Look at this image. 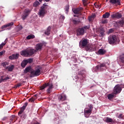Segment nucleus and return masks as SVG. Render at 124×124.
I'll return each instance as SVG.
<instances>
[{"label": "nucleus", "instance_id": "a19ab883", "mask_svg": "<svg viewBox=\"0 0 124 124\" xmlns=\"http://www.w3.org/2000/svg\"><path fill=\"white\" fill-rule=\"evenodd\" d=\"M73 11L75 14H79V13H78V10L77 9H75L73 10Z\"/></svg>", "mask_w": 124, "mask_h": 124}, {"label": "nucleus", "instance_id": "c03bdc74", "mask_svg": "<svg viewBox=\"0 0 124 124\" xmlns=\"http://www.w3.org/2000/svg\"><path fill=\"white\" fill-rule=\"evenodd\" d=\"M4 53H5V51L4 50L0 52V56H2V55H3Z\"/></svg>", "mask_w": 124, "mask_h": 124}, {"label": "nucleus", "instance_id": "09e8293b", "mask_svg": "<svg viewBox=\"0 0 124 124\" xmlns=\"http://www.w3.org/2000/svg\"><path fill=\"white\" fill-rule=\"evenodd\" d=\"M82 28V29H83V30H84V31H85V30H88V26H87L83 27Z\"/></svg>", "mask_w": 124, "mask_h": 124}, {"label": "nucleus", "instance_id": "603ef678", "mask_svg": "<svg viewBox=\"0 0 124 124\" xmlns=\"http://www.w3.org/2000/svg\"><path fill=\"white\" fill-rule=\"evenodd\" d=\"M77 10H78V12L79 13H80V12H81V11L80 10V9H79V8H76Z\"/></svg>", "mask_w": 124, "mask_h": 124}, {"label": "nucleus", "instance_id": "37998d69", "mask_svg": "<svg viewBox=\"0 0 124 124\" xmlns=\"http://www.w3.org/2000/svg\"><path fill=\"white\" fill-rule=\"evenodd\" d=\"M118 119H123L124 117H123V114H120L118 116Z\"/></svg>", "mask_w": 124, "mask_h": 124}, {"label": "nucleus", "instance_id": "69168bd1", "mask_svg": "<svg viewBox=\"0 0 124 124\" xmlns=\"http://www.w3.org/2000/svg\"><path fill=\"white\" fill-rule=\"evenodd\" d=\"M14 122H15V121H13V123H14Z\"/></svg>", "mask_w": 124, "mask_h": 124}, {"label": "nucleus", "instance_id": "49530a36", "mask_svg": "<svg viewBox=\"0 0 124 124\" xmlns=\"http://www.w3.org/2000/svg\"><path fill=\"white\" fill-rule=\"evenodd\" d=\"M114 32V30L112 29H111L109 30L108 32L109 33H112V32Z\"/></svg>", "mask_w": 124, "mask_h": 124}, {"label": "nucleus", "instance_id": "aec40b11", "mask_svg": "<svg viewBox=\"0 0 124 124\" xmlns=\"http://www.w3.org/2000/svg\"><path fill=\"white\" fill-rule=\"evenodd\" d=\"M13 25H14V23L13 22H11L10 23H8V24H6V25L2 26L1 28V29L3 30V29H6V28H8V27L13 26Z\"/></svg>", "mask_w": 124, "mask_h": 124}, {"label": "nucleus", "instance_id": "3c124183", "mask_svg": "<svg viewBox=\"0 0 124 124\" xmlns=\"http://www.w3.org/2000/svg\"><path fill=\"white\" fill-rule=\"evenodd\" d=\"M7 117H4L2 118V121H5V120H7Z\"/></svg>", "mask_w": 124, "mask_h": 124}, {"label": "nucleus", "instance_id": "f704fd0d", "mask_svg": "<svg viewBox=\"0 0 124 124\" xmlns=\"http://www.w3.org/2000/svg\"><path fill=\"white\" fill-rule=\"evenodd\" d=\"M65 10L66 11V14L68 13V11L69 10V5H66L65 7Z\"/></svg>", "mask_w": 124, "mask_h": 124}, {"label": "nucleus", "instance_id": "13d9d810", "mask_svg": "<svg viewBox=\"0 0 124 124\" xmlns=\"http://www.w3.org/2000/svg\"><path fill=\"white\" fill-rule=\"evenodd\" d=\"M100 34H101V35H103L104 34V32H102L100 33Z\"/></svg>", "mask_w": 124, "mask_h": 124}, {"label": "nucleus", "instance_id": "9b49d317", "mask_svg": "<svg viewBox=\"0 0 124 124\" xmlns=\"http://www.w3.org/2000/svg\"><path fill=\"white\" fill-rule=\"evenodd\" d=\"M44 8V7H41V9L39 10V12L38 14V15L40 16V17L44 16V15H45V14L46 13V9Z\"/></svg>", "mask_w": 124, "mask_h": 124}, {"label": "nucleus", "instance_id": "ddd939ff", "mask_svg": "<svg viewBox=\"0 0 124 124\" xmlns=\"http://www.w3.org/2000/svg\"><path fill=\"white\" fill-rule=\"evenodd\" d=\"M58 100L60 101H64V100H66V96L64 94L60 95L58 96Z\"/></svg>", "mask_w": 124, "mask_h": 124}, {"label": "nucleus", "instance_id": "f8f14e48", "mask_svg": "<svg viewBox=\"0 0 124 124\" xmlns=\"http://www.w3.org/2000/svg\"><path fill=\"white\" fill-rule=\"evenodd\" d=\"M19 58V54L16 53V54H12L9 57V60H17Z\"/></svg>", "mask_w": 124, "mask_h": 124}, {"label": "nucleus", "instance_id": "5701e85b", "mask_svg": "<svg viewBox=\"0 0 124 124\" xmlns=\"http://www.w3.org/2000/svg\"><path fill=\"white\" fill-rule=\"evenodd\" d=\"M105 122L106 123H115V120H113L110 117H106Z\"/></svg>", "mask_w": 124, "mask_h": 124}, {"label": "nucleus", "instance_id": "423d86ee", "mask_svg": "<svg viewBox=\"0 0 124 124\" xmlns=\"http://www.w3.org/2000/svg\"><path fill=\"white\" fill-rule=\"evenodd\" d=\"M108 41L109 44L113 45L117 41V37L115 35H110L108 37Z\"/></svg>", "mask_w": 124, "mask_h": 124}, {"label": "nucleus", "instance_id": "4d7b16f0", "mask_svg": "<svg viewBox=\"0 0 124 124\" xmlns=\"http://www.w3.org/2000/svg\"><path fill=\"white\" fill-rule=\"evenodd\" d=\"M5 64H6V65H8V64H9V62H5Z\"/></svg>", "mask_w": 124, "mask_h": 124}, {"label": "nucleus", "instance_id": "0e129e2a", "mask_svg": "<svg viewBox=\"0 0 124 124\" xmlns=\"http://www.w3.org/2000/svg\"><path fill=\"white\" fill-rule=\"evenodd\" d=\"M91 88H93V86H91Z\"/></svg>", "mask_w": 124, "mask_h": 124}, {"label": "nucleus", "instance_id": "72a5a7b5", "mask_svg": "<svg viewBox=\"0 0 124 124\" xmlns=\"http://www.w3.org/2000/svg\"><path fill=\"white\" fill-rule=\"evenodd\" d=\"M26 60L27 62V63H31V62H33V59L32 58H29L28 59H26Z\"/></svg>", "mask_w": 124, "mask_h": 124}, {"label": "nucleus", "instance_id": "c85d7f7f", "mask_svg": "<svg viewBox=\"0 0 124 124\" xmlns=\"http://www.w3.org/2000/svg\"><path fill=\"white\" fill-rule=\"evenodd\" d=\"M14 65H12L11 66H7L6 69H8V71H12L14 69Z\"/></svg>", "mask_w": 124, "mask_h": 124}, {"label": "nucleus", "instance_id": "4c0bfd02", "mask_svg": "<svg viewBox=\"0 0 124 124\" xmlns=\"http://www.w3.org/2000/svg\"><path fill=\"white\" fill-rule=\"evenodd\" d=\"M42 7H44V9H47V7H49V6L47 4H46V3H45L42 6Z\"/></svg>", "mask_w": 124, "mask_h": 124}, {"label": "nucleus", "instance_id": "393cba45", "mask_svg": "<svg viewBox=\"0 0 124 124\" xmlns=\"http://www.w3.org/2000/svg\"><path fill=\"white\" fill-rule=\"evenodd\" d=\"M122 25H124V21H118L115 23L114 26L117 27H119V26H122Z\"/></svg>", "mask_w": 124, "mask_h": 124}, {"label": "nucleus", "instance_id": "20e7f679", "mask_svg": "<svg viewBox=\"0 0 124 124\" xmlns=\"http://www.w3.org/2000/svg\"><path fill=\"white\" fill-rule=\"evenodd\" d=\"M105 66H106L105 63H102L97 65L96 67H93V70L95 72L98 71V70L102 71L103 70V67H105Z\"/></svg>", "mask_w": 124, "mask_h": 124}, {"label": "nucleus", "instance_id": "39448f33", "mask_svg": "<svg viewBox=\"0 0 124 124\" xmlns=\"http://www.w3.org/2000/svg\"><path fill=\"white\" fill-rule=\"evenodd\" d=\"M89 108H86L84 109V116L86 117V118H89V116H87V115H91L92 114V111H93V105H90L89 106Z\"/></svg>", "mask_w": 124, "mask_h": 124}, {"label": "nucleus", "instance_id": "58836bf2", "mask_svg": "<svg viewBox=\"0 0 124 124\" xmlns=\"http://www.w3.org/2000/svg\"><path fill=\"white\" fill-rule=\"evenodd\" d=\"M24 83V81H22V83H17V85H16V88H19V87H21L22 84Z\"/></svg>", "mask_w": 124, "mask_h": 124}, {"label": "nucleus", "instance_id": "de8ad7c7", "mask_svg": "<svg viewBox=\"0 0 124 124\" xmlns=\"http://www.w3.org/2000/svg\"><path fill=\"white\" fill-rule=\"evenodd\" d=\"M96 8H100L101 6L100 5H95V4H94Z\"/></svg>", "mask_w": 124, "mask_h": 124}, {"label": "nucleus", "instance_id": "6e6552de", "mask_svg": "<svg viewBox=\"0 0 124 124\" xmlns=\"http://www.w3.org/2000/svg\"><path fill=\"white\" fill-rule=\"evenodd\" d=\"M122 92V88L119 84L116 85L113 89V93L114 94H118Z\"/></svg>", "mask_w": 124, "mask_h": 124}, {"label": "nucleus", "instance_id": "7c9ffc66", "mask_svg": "<svg viewBox=\"0 0 124 124\" xmlns=\"http://www.w3.org/2000/svg\"><path fill=\"white\" fill-rule=\"evenodd\" d=\"M114 96H115V95H114V94H108V98L109 100H112V99L114 98Z\"/></svg>", "mask_w": 124, "mask_h": 124}, {"label": "nucleus", "instance_id": "4be33fe9", "mask_svg": "<svg viewBox=\"0 0 124 124\" xmlns=\"http://www.w3.org/2000/svg\"><path fill=\"white\" fill-rule=\"evenodd\" d=\"M4 77L3 76L0 77V83H1L2 82H4V81H6V80H9V79H10L9 77H6L4 78H3Z\"/></svg>", "mask_w": 124, "mask_h": 124}, {"label": "nucleus", "instance_id": "412c9836", "mask_svg": "<svg viewBox=\"0 0 124 124\" xmlns=\"http://www.w3.org/2000/svg\"><path fill=\"white\" fill-rule=\"evenodd\" d=\"M51 32V26H49L46 30V31H45V34H46V35H50V33Z\"/></svg>", "mask_w": 124, "mask_h": 124}, {"label": "nucleus", "instance_id": "5fc2aeb1", "mask_svg": "<svg viewBox=\"0 0 124 124\" xmlns=\"http://www.w3.org/2000/svg\"><path fill=\"white\" fill-rule=\"evenodd\" d=\"M94 17H95V15H93L91 16V17H92V18H94Z\"/></svg>", "mask_w": 124, "mask_h": 124}, {"label": "nucleus", "instance_id": "8fccbe9b", "mask_svg": "<svg viewBox=\"0 0 124 124\" xmlns=\"http://www.w3.org/2000/svg\"><path fill=\"white\" fill-rule=\"evenodd\" d=\"M61 18L62 19V20H64L65 19V17L63 16V15L61 16Z\"/></svg>", "mask_w": 124, "mask_h": 124}, {"label": "nucleus", "instance_id": "bb28decb", "mask_svg": "<svg viewBox=\"0 0 124 124\" xmlns=\"http://www.w3.org/2000/svg\"><path fill=\"white\" fill-rule=\"evenodd\" d=\"M110 17V13L107 12L105 14L103 15V18L104 19H106L107 18H109Z\"/></svg>", "mask_w": 124, "mask_h": 124}, {"label": "nucleus", "instance_id": "a18cd8bd", "mask_svg": "<svg viewBox=\"0 0 124 124\" xmlns=\"http://www.w3.org/2000/svg\"><path fill=\"white\" fill-rule=\"evenodd\" d=\"M120 60L122 62H124V56H122L121 57Z\"/></svg>", "mask_w": 124, "mask_h": 124}, {"label": "nucleus", "instance_id": "864d4df0", "mask_svg": "<svg viewBox=\"0 0 124 124\" xmlns=\"http://www.w3.org/2000/svg\"><path fill=\"white\" fill-rule=\"evenodd\" d=\"M93 18L92 17V16H90L89 18V21L91 22V21H92V19Z\"/></svg>", "mask_w": 124, "mask_h": 124}, {"label": "nucleus", "instance_id": "052dcab7", "mask_svg": "<svg viewBox=\"0 0 124 124\" xmlns=\"http://www.w3.org/2000/svg\"><path fill=\"white\" fill-rule=\"evenodd\" d=\"M11 121H13V117H12V118H11Z\"/></svg>", "mask_w": 124, "mask_h": 124}, {"label": "nucleus", "instance_id": "1a4fd4ad", "mask_svg": "<svg viewBox=\"0 0 124 124\" xmlns=\"http://www.w3.org/2000/svg\"><path fill=\"white\" fill-rule=\"evenodd\" d=\"M88 45V39H84L79 42L80 48H85Z\"/></svg>", "mask_w": 124, "mask_h": 124}, {"label": "nucleus", "instance_id": "b1692460", "mask_svg": "<svg viewBox=\"0 0 124 124\" xmlns=\"http://www.w3.org/2000/svg\"><path fill=\"white\" fill-rule=\"evenodd\" d=\"M28 64V62H27V60H23L22 62L21 63V66L23 67V68L26 67V65Z\"/></svg>", "mask_w": 124, "mask_h": 124}, {"label": "nucleus", "instance_id": "ea45409f", "mask_svg": "<svg viewBox=\"0 0 124 124\" xmlns=\"http://www.w3.org/2000/svg\"><path fill=\"white\" fill-rule=\"evenodd\" d=\"M39 4V2L38 1H36L34 3V6H35V7H36V6H38Z\"/></svg>", "mask_w": 124, "mask_h": 124}, {"label": "nucleus", "instance_id": "6e6d98bb", "mask_svg": "<svg viewBox=\"0 0 124 124\" xmlns=\"http://www.w3.org/2000/svg\"><path fill=\"white\" fill-rule=\"evenodd\" d=\"M78 8L80 11H81V10H83V8H82V7H79Z\"/></svg>", "mask_w": 124, "mask_h": 124}, {"label": "nucleus", "instance_id": "4468645a", "mask_svg": "<svg viewBox=\"0 0 124 124\" xmlns=\"http://www.w3.org/2000/svg\"><path fill=\"white\" fill-rule=\"evenodd\" d=\"M111 18L113 19H120V18H122V15L119 13L113 14L111 16Z\"/></svg>", "mask_w": 124, "mask_h": 124}, {"label": "nucleus", "instance_id": "9d476101", "mask_svg": "<svg viewBox=\"0 0 124 124\" xmlns=\"http://www.w3.org/2000/svg\"><path fill=\"white\" fill-rule=\"evenodd\" d=\"M76 31L77 36H80L85 34V30H84V28H82V27L77 29Z\"/></svg>", "mask_w": 124, "mask_h": 124}, {"label": "nucleus", "instance_id": "a878e982", "mask_svg": "<svg viewBox=\"0 0 124 124\" xmlns=\"http://www.w3.org/2000/svg\"><path fill=\"white\" fill-rule=\"evenodd\" d=\"M98 53L99 54V55H104V54L106 53V50L102 49H100L98 51Z\"/></svg>", "mask_w": 124, "mask_h": 124}, {"label": "nucleus", "instance_id": "f3484780", "mask_svg": "<svg viewBox=\"0 0 124 124\" xmlns=\"http://www.w3.org/2000/svg\"><path fill=\"white\" fill-rule=\"evenodd\" d=\"M86 51H89V52H92L93 51V46L87 45L85 47Z\"/></svg>", "mask_w": 124, "mask_h": 124}, {"label": "nucleus", "instance_id": "dca6fc26", "mask_svg": "<svg viewBox=\"0 0 124 124\" xmlns=\"http://www.w3.org/2000/svg\"><path fill=\"white\" fill-rule=\"evenodd\" d=\"M110 3L111 4H119L120 5L121 3V0H109Z\"/></svg>", "mask_w": 124, "mask_h": 124}, {"label": "nucleus", "instance_id": "c756f323", "mask_svg": "<svg viewBox=\"0 0 124 124\" xmlns=\"http://www.w3.org/2000/svg\"><path fill=\"white\" fill-rule=\"evenodd\" d=\"M72 21H73V23L75 24V25H76L78 23H80V19L75 18L73 19Z\"/></svg>", "mask_w": 124, "mask_h": 124}, {"label": "nucleus", "instance_id": "f257e3e1", "mask_svg": "<svg viewBox=\"0 0 124 124\" xmlns=\"http://www.w3.org/2000/svg\"><path fill=\"white\" fill-rule=\"evenodd\" d=\"M42 68L41 67L38 66L37 69L34 70L31 69V67L28 66L24 70V73L27 74L28 72H30L31 78L37 77V76H39V75L41 74V70Z\"/></svg>", "mask_w": 124, "mask_h": 124}, {"label": "nucleus", "instance_id": "473e14b6", "mask_svg": "<svg viewBox=\"0 0 124 124\" xmlns=\"http://www.w3.org/2000/svg\"><path fill=\"white\" fill-rule=\"evenodd\" d=\"M36 98V95H34V96L30 98L29 100V101L30 102H34V100H35Z\"/></svg>", "mask_w": 124, "mask_h": 124}, {"label": "nucleus", "instance_id": "f03ea898", "mask_svg": "<svg viewBox=\"0 0 124 124\" xmlns=\"http://www.w3.org/2000/svg\"><path fill=\"white\" fill-rule=\"evenodd\" d=\"M47 87H48V88L46 90L47 93H51V90L52 89H53V88H54V85H53V83L50 82L45 83V84H43L40 87V90L42 91L43 90H44V89H46V88H47Z\"/></svg>", "mask_w": 124, "mask_h": 124}, {"label": "nucleus", "instance_id": "79ce46f5", "mask_svg": "<svg viewBox=\"0 0 124 124\" xmlns=\"http://www.w3.org/2000/svg\"><path fill=\"white\" fill-rule=\"evenodd\" d=\"M108 21L107 19H104L102 21V24H107L108 23Z\"/></svg>", "mask_w": 124, "mask_h": 124}, {"label": "nucleus", "instance_id": "2eb2a0df", "mask_svg": "<svg viewBox=\"0 0 124 124\" xmlns=\"http://www.w3.org/2000/svg\"><path fill=\"white\" fill-rule=\"evenodd\" d=\"M20 55L24 56V57H29V52L28 49L22 50L20 52Z\"/></svg>", "mask_w": 124, "mask_h": 124}, {"label": "nucleus", "instance_id": "c9c22d12", "mask_svg": "<svg viewBox=\"0 0 124 124\" xmlns=\"http://www.w3.org/2000/svg\"><path fill=\"white\" fill-rule=\"evenodd\" d=\"M82 0V2L84 6H87V5H88V3L87 2V1H88V0Z\"/></svg>", "mask_w": 124, "mask_h": 124}, {"label": "nucleus", "instance_id": "e433bc0d", "mask_svg": "<svg viewBox=\"0 0 124 124\" xmlns=\"http://www.w3.org/2000/svg\"><path fill=\"white\" fill-rule=\"evenodd\" d=\"M1 66H3V67H4V68H5V69H6V67H7L6 66V64H5V62H3L2 63H1Z\"/></svg>", "mask_w": 124, "mask_h": 124}, {"label": "nucleus", "instance_id": "2f4dec72", "mask_svg": "<svg viewBox=\"0 0 124 124\" xmlns=\"http://www.w3.org/2000/svg\"><path fill=\"white\" fill-rule=\"evenodd\" d=\"M35 36L34 35L31 34L29 35L26 37V39L30 40V39H33V38H35Z\"/></svg>", "mask_w": 124, "mask_h": 124}, {"label": "nucleus", "instance_id": "e2e57ef3", "mask_svg": "<svg viewBox=\"0 0 124 124\" xmlns=\"http://www.w3.org/2000/svg\"><path fill=\"white\" fill-rule=\"evenodd\" d=\"M74 17H76V15H75V16H74Z\"/></svg>", "mask_w": 124, "mask_h": 124}, {"label": "nucleus", "instance_id": "7ed1b4c3", "mask_svg": "<svg viewBox=\"0 0 124 124\" xmlns=\"http://www.w3.org/2000/svg\"><path fill=\"white\" fill-rule=\"evenodd\" d=\"M27 106H28V103L26 102L25 103L23 107L20 108V111L18 113V116L22 118V119H26L27 117V115H26V114L23 113Z\"/></svg>", "mask_w": 124, "mask_h": 124}, {"label": "nucleus", "instance_id": "6ab92c4d", "mask_svg": "<svg viewBox=\"0 0 124 124\" xmlns=\"http://www.w3.org/2000/svg\"><path fill=\"white\" fill-rule=\"evenodd\" d=\"M42 47H43V43L37 44L36 45V50H37V51H38L39 50H41V49H42Z\"/></svg>", "mask_w": 124, "mask_h": 124}, {"label": "nucleus", "instance_id": "cd10ccee", "mask_svg": "<svg viewBox=\"0 0 124 124\" xmlns=\"http://www.w3.org/2000/svg\"><path fill=\"white\" fill-rule=\"evenodd\" d=\"M6 40H7V38H6L5 39L4 43H2L0 45V50H1V49H2L3 48V46H5V44H6V43L7 42V41H6Z\"/></svg>", "mask_w": 124, "mask_h": 124}, {"label": "nucleus", "instance_id": "a211bd4d", "mask_svg": "<svg viewBox=\"0 0 124 124\" xmlns=\"http://www.w3.org/2000/svg\"><path fill=\"white\" fill-rule=\"evenodd\" d=\"M28 52V56H32V55H34V53H35V50L34 49H27Z\"/></svg>", "mask_w": 124, "mask_h": 124}, {"label": "nucleus", "instance_id": "bf43d9fd", "mask_svg": "<svg viewBox=\"0 0 124 124\" xmlns=\"http://www.w3.org/2000/svg\"><path fill=\"white\" fill-rule=\"evenodd\" d=\"M46 2H47L48 1H50V0H46Z\"/></svg>", "mask_w": 124, "mask_h": 124}, {"label": "nucleus", "instance_id": "680f3d73", "mask_svg": "<svg viewBox=\"0 0 124 124\" xmlns=\"http://www.w3.org/2000/svg\"><path fill=\"white\" fill-rule=\"evenodd\" d=\"M40 2H41V1H42V0H39Z\"/></svg>", "mask_w": 124, "mask_h": 124}, {"label": "nucleus", "instance_id": "0eeeda50", "mask_svg": "<svg viewBox=\"0 0 124 124\" xmlns=\"http://www.w3.org/2000/svg\"><path fill=\"white\" fill-rule=\"evenodd\" d=\"M31 12V10L29 9H26L23 12V14L22 16V19L23 21H25L26 19L28 17V16L30 15V13Z\"/></svg>", "mask_w": 124, "mask_h": 124}]
</instances>
